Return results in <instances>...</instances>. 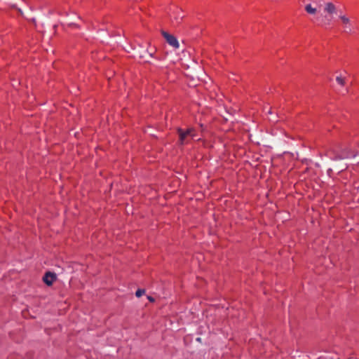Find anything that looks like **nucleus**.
Here are the masks:
<instances>
[{
	"label": "nucleus",
	"mask_w": 359,
	"mask_h": 359,
	"mask_svg": "<svg viewBox=\"0 0 359 359\" xmlns=\"http://www.w3.org/2000/svg\"><path fill=\"white\" fill-rule=\"evenodd\" d=\"M338 18L341 22L344 32L347 34L351 33L353 30V22L350 17L342 11H340L339 12Z\"/></svg>",
	"instance_id": "nucleus-1"
},
{
	"label": "nucleus",
	"mask_w": 359,
	"mask_h": 359,
	"mask_svg": "<svg viewBox=\"0 0 359 359\" xmlns=\"http://www.w3.org/2000/svg\"><path fill=\"white\" fill-rule=\"evenodd\" d=\"M178 133L180 142L182 144H187L189 139H195L197 136L194 128H189L186 131L179 129Z\"/></svg>",
	"instance_id": "nucleus-2"
},
{
	"label": "nucleus",
	"mask_w": 359,
	"mask_h": 359,
	"mask_svg": "<svg viewBox=\"0 0 359 359\" xmlns=\"http://www.w3.org/2000/svg\"><path fill=\"white\" fill-rule=\"evenodd\" d=\"M163 36L165 39L166 41L169 45L172 46L175 48H178L180 46L179 42L175 36L171 35L165 32H163Z\"/></svg>",
	"instance_id": "nucleus-3"
},
{
	"label": "nucleus",
	"mask_w": 359,
	"mask_h": 359,
	"mask_svg": "<svg viewBox=\"0 0 359 359\" xmlns=\"http://www.w3.org/2000/svg\"><path fill=\"white\" fill-rule=\"evenodd\" d=\"M324 11L331 15L337 13V6L332 2H326Z\"/></svg>",
	"instance_id": "nucleus-4"
},
{
	"label": "nucleus",
	"mask_w": 359,
	"mask_h": 359,
	"mask_svg": "<svg viewBox=\"0 0 359 359\" xmlns=\"http://www.w3.org/2000/svg\"><path fill=\"white\" fill-rule=\"evenodd\" d=\"M55 273H50V272H47L44 277H43V281L44 283L48 285H51L53 284V283L54 282V280H55Z\"/></svg>",
	"instance_id": "nucleus-5"
},
{
	"label": "nucleus",
	"mask_w": 359,
	"mask_h": 359,
	"mask_svg": "<svg viewBox=\"0 0 359 359\" xmlns=\"http://www.w3.org/2000/svg\"><path fill=\"white\" fill-rule=\"evenodd\" d=\"M326 155L330 157L332 160H339V159H343L345 158H348V156L345 155H335L333 152V151L330 150L327 151Z\"/></svg>",
	"instance_id": "nucleus-6"
},
{
	"label": "nucleus",
	"mask_w": 359,
	"mask_h": 359,
	"mask_svg": "<svg viewBox=\"0 0 359 359\" xmlns=\"http://www.w3.org/2000/svg\"><path fill=\"white\" fill-rule=\"evenodd\" d=\"M305 11L309 14H315L317 9L311 6V4H306L305 6Z\"/></svg>",
	"instance_id": "nucleus-7"
},
{
	"label": "nucleus",
	"mask_w": 359,
	"mask_h": 359,
	"mask_svg": "<svg viewBox=\"0 0 359 359\" xmlns=\"http://www.w3.org/2000/svg\"><path fill=\"white\" fill-rule=\"evenodd\" d=\"M336 81L340 86H344L345 85V79L344 77H342L341 76H337L336 77Z\"/></svg>",
	"instance_id": "nucleus-8"
},
{
	"label": "nucleus",
	"mask_w": 359,
	"mask_h": 359,
	"mask_svg": "<svg viewBox=\"0 0 359 359\" xmlns=\"http://www.w3.org/2000/svg\"><path fill=\"white\" fill-rule=\"evenodd\" d=\"M330 23H331V20H330V19H326V18H325V20H323H323H321L320 21V24L321 25H325V26H326V25H330Z\"/></svg>",
	"instance_id": "nucleus-9"
},
{
	"label": "nucleus",
	"mask_w": 359,
	"mask_h": 359,
	"mask_svg": "<svg viewBox=\"0 0 359 359\" xmlns=\"http://www.w3.org/2000/svg\"><path fill=\"white\" fill-rule=\"evenodd\" d=\"M144 294V290L139 289V290H137L136 291L135 295H136L137 297H142Z\"/></svg>",
	"instance_id": "nucleus-10"
},
{
	"label": "nucleus",
	"mask_w": 359,
	"mask_h": 359,
	"mask_svg": "<svg viewBox=\"0 0 359 359\" xmlns=\"http://www.w3.org/2000/svg\"><path fill=\"white\" fill-rule=\"evenodd\" d=\"M148 299H149V300L150 302H153L154 301V299L152 297H149Z\"/></svg>",
	"instance_id": "nucleus-11"
}]
</instances>
